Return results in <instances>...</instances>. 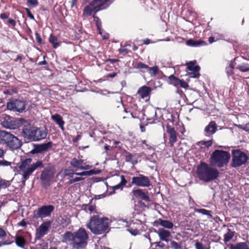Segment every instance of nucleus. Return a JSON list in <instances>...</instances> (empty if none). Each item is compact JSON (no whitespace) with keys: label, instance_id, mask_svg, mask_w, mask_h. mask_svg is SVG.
I'll use <instances>...</instances> for the list:
<instances>
[{"label":"nucleus","instance_id":"1","mask_svg":"<svg viewBox=\"0 0 249 249\" xmlns=\"http://www.w3.org/2000/svg\"><path fill=\"white\" fill-rule=\"evenodd\" d=\"M88 235L84 229L80 228L76 232L67 231L63 235L62 241L69 243L73 249H80L87 244Z\"/></svg>","mask_w":249,"mask_h":249},{"label":"nucleus","instance_id":"2","mask_svg":"<svg viewBox=\"0 0 249 249\" xmlns=\"http://www.w3.org/2000/svg\"><path fill=\"white\" fill-rule=\"evenodd\" d=\"M110 220L107 217L100 215H93L91 216L89 222L87 227L91 231L95 234H101L105 233L108 229Z\"/></svg>","mask_w":249,"mask_h":249},{"label":"nucleus","instance_id":"3","mask_svg":"<svg viewBox=\"0 0 249 249\" xmlns=\"http://www.w3.org/2000/svg\"><path fill=\"white\" fill-rule=\"evenodd\" d=\"M32 159L27 158L22 160L18 167V172L22 176L21 182L23 185L25 181L29 178V176L34 171L39 168H43L44 165L42 161L38 160L31 164Z\"/></svg>","mask_w":249,"mask_h":249},{"label":"nucleus","instance_id":"4","mask_svg":"<svg viewBox=\"0 0 249 249\" xmlns=\"http://www.w3.org/2000/svg\"><path fill=\"white\" fill-rule=\"evenodd\" d=\"M197 175L200 180L209 182L217 178L219 176V172L217 169L204 162H201L197 167Z\"/></svg>","mask_w":249,"mask_h":249},{"label":"nucleus","instance_id":"5","mask_svg":"<svg viewBox=\"0 0 249 249\" xmlns=\"http://www.w3.org/2000/svg\"><path fill=\"white\" fill-rule=\"evenodd\" d=\"M24 138L33 141H38L46 138L47 131L45 129L28 125L22 130Z\"/></svg>","mask_w":249,"mask_h":249},{"label":"nucleus","instance_id":"6","mask_svg":"<svg viewBox=\"0 0 249 249\" xmlns=\"http://www.w3.org/2000/svg\"><path fill=\"white\" fill-rule=\"evenodd\" d=\"M110 3V0H94L85 7L83 10V16L85 17H88L93 13H96L100 10L107 8Z\"/></svg>","mask_w":249,"mask_h":249},{"label":"nucleus","instance_id":"7","mask_svg":"<svg viewBox=\"0 0 249 249\" xmlns=\"http://www.w3.org/2000/svg\"><path fill=\"white\" fill-rule=\"evenodd\" d=\"M230 158V155L228 152L216 150L213 153L210 161L213 165L222 167L228 163Z\"/></svg>","mask_w":249,"mask_h":249},{"label":"nucleus","instance_id":"8","mask_svg":"<svg viewBox=\"0 0 249 249\" xmlns=\"http://www.w3.org/2000/svg\"><path fill=\"white\" fill-rule=\"evenodd\" d=\"M232 153L231 166L233 167H238L246 164L249 157L246 153L240 150H233Z\"/></svg>","mask_w":249,"mask_h":249},{"label":"nucleus","instance_id":"9","mask_svg":"<svg viewBox=\"0 0 249 249\" xmlns=\"http://www.w3.org/2000/svg\"><path fill=\"white\" fill-rule=\"evenodd\" d=\"M0 122L1 125L6 128L15 129L19 126L18 120L5 114L2 116Z\"/></svg>","mask_w":249,"mask_h":249},{"label":"nucleus","instance_id":"10","mask_svg":"<svg viewBox=\"0 0 249 249\" xmlns=\"http://www.w3.org/2000/svg\"><path fill=\"white\" fill-rule=\"evenodd\" d=\"M131 183L137 186L145 187H149L151 185L149 178L141 174L137 177H133Z\"/></svg>","mask_w":249,"mask_h":249},{"label":"nucleus","instance_id":"11","mask_svg":"<svg viewBox=\"0 0 249 249\" xmlns=\"http://www.w3.org/2000/svg\"><path fill=\"white\" fill-rule=\"evenodd\" d=\"M54 208L53 205H47L42 206L37 210L35 213V217L36 218H43L51 215L52 212Z\"/></svg>","mask_w":249,"mask_h":249},{"label":"nucleus","instance_id":"12","mask_svg":"<svg viewBox=\"0 0 249 249\" xmlns=\"http://www.w3.org/2000/svg\"><path fill=\"white\" fill-rule=\"evenodd\" d=\"M7 107L14 111L22 112L25 109V103L24 101L18 100L11 101L7 103Z\"/></svg>","mask_w":249,"mask_h":249},{"label":"nucleus","instance_id":"13","mask_svg":"<svg viewBox=\"0 0 249 249\" xmlns=\"http://www.w3.org/2000/svg\"><path fill=\"white\" fill-rule=\"evenodd\" d=\"M5 144L10 149L15 150L21 147L22 142L20 140L10 133Z\"/></svg>","mask_w":249,"mask_h":249},{"label":"nucleus","instance_id":"14","mask_svg":"<svg viewBox=\"0 0 249 249\" xmlns=\"http://www.w3.org/2000/svg\"><path fill=\"white\" fill-rule=\"evenodd\" d=\"M84 160H78L76 158H73L70 162V164L74 168V171H78L79 170H87L90 169L92 166L84 163Z\"/></svg>","mask_w":249,"mask_h":249},{"label":"nucleus","instance_id":"15","mask_svg":"<svg viewBox=\"0 0 249 249\" xmlns=\"http://www.w3.org/2000/svg\"><path fill=\"white\" fill-rule=\"evenodd\" d=\"M51 225L50 221H47L41 224L36 230V237L37 239H41L47 234Z\"/></svg>","mask_w":249,"mask_h":249},{"label":"nucleus","instance_id":"16","mask_svg":"<svg viewBox=\"0 0 249 249\" xmlns=\"http://www.w3.org/2000/svg\"><path fill=\"white\" fill-rule=\"evenodd\" d=\"M186 68L191 72H188L187 75L191 78H198L200 76L199 71L200 67L196 63H186Z\"/></svg>","mask_w":249,"mask_h":249},{"label":"nucleus","instance_id":"17","mask_svg":"<svg viewBox=\"0 0 249 249\" xmlns=\"http://www.w3.org/2000/svg\"><path fill=\"white\" fill-rule=\"evenodd\" d=\"M115 180L119 181V182L117 185L111 187V189L113 192H114L116 190H122L127 183V181L123 176L116 177ZM113 193H114V192L110 193L109 195H111Z\"/></svg>","mask_w":249,"mask_h":249},{"label":"nucleus","instance_id":"18","mask_svg":"<svg viewBox=\"0 0 249 249\" xmlns=\"http://www.w3.org/2000/svg\"><path fill=\"white\" fill-rule=\"evenodd\" d=\"M160 239L161 241H164L168 242L169 241V238L171 236V232L163 228H160L157 231Z\"/></svg>","mask_w":249,"mask_h":249},{"label":"nucleus","instance_id":"19","mask_svg":"<svg viewBox=\"0 0 249 249\" xmlns=\"http://www.w3.org/2000/svg\"><path fill=\"white\" fill-rule=\"evenodd\" d=\"M154 225L156 227L160 225L162 227L168 229H171L174 226V224L172 222L169 220H163L161 218L156 220L154 223Z\"/></svg>","mask_w":249,"mask_h":249},{"label":"nucleus","instance_id":"20","mask_svg":"<svg viewBox=\"0 0 249 249\" xmlns=\"http://www.w3.org/2000/svg\"><path fill=\"white\" fill-rule=\"evenodd\" d=\"M167 132L170 135V140L169 142L171 146H173L174 143L177 142V133L175 130V129L173 127H171L169 125H167Z\"/></svg>","mask_w":249,"mask_h":249},{"label":"nucleus","instance_id":"21","mask_svg":"<svg viewBox=\"0 0 249 249\" xmlns=\"http://www.w3.org/2000/svg\"><path fill=\"white\" fill-rule=\"evenodd\" d=\"M52 146V142H48L47 143L41 144L37 145L35 149L33 151V153H39L47 150L51 148Z\"/></svg>","mask_w":249,"mask_h":249},{"label":"nucleus","instance_id":"22","mask_svg":"<svg viewBox=\"0 0 249 249\" xmlns=\"http://www.w3.org/2000/svg\"><path fill=\"white\" fill-rule=\"evenodd\" d=\"M52 119L58 125L62 130H64V121L63 120L62 117L58 114H55L51 116Z\"/></svg>","mask_w":249,"mask_h":249},{"label":"nucleus","instance_id":"23","mask_svg":"<svg viewBox=\"0 0 249 249\" xmlns=\"http://www.w3.org/2000/svg\"><path fill=\"white\" fill-rule=\"evenodd\" d=\"M133 193L137 197H139L145 201H149V197L147 195V193H145L142 189L134 190Z\"/></svg>","mask_w":249,"mask_h":249},{"label":"nucleus","instance_id":"24","mask_svg":"<svg viewBox=\"0 0 249 249\" xmlns=\"http://www.w3.org/2000/svg\"><path fill=\"white\" fill-rule=\"evenodd\" d=\"M6 238V240H2V242L0 241V246L1 245H9L11 242L10 241V235L7 236V234L6 231L0 227V238Z\"/></svg>","mask_w":249,"mask_h":249},{"label":"nucleus","instance_id":"25","mask_svg":"<svg viewBox=\"0 0 249 249\" xmlns=\"http://www.w3.org/2000/svg\"><path fill=\"white\" fill-rule=\"evenodd\" d=\"M151 89L147 86H143L140 88L138 91V93L142 98L149 96Z\"/></svg>","mask_w":249,"mask_h":249},{"label":"nucleus","instance_id":"26","mask_svg":"<svg viewBox=\"0 0 249 249\" xmlns=\"http://www.w3.org/2000/svg\"><path fill=\"white\" fill-rule=\"evenodd\" d=\"M53 177V173L50 170H44L40 176L42 180L44 181L51 180Z\"/></svg>","mask_w":249,"mask_h":249},{"label":"nucleus","instance_id":"27","mask_svg":"<svg viewBox=\"0 0 249 249\" xmlns=\"http://www.w3.org/2000/svg\"><path fill=\"white\" fill-rule=\"evenodd\" d=\"M216 130L217 125L213 121L211 122L205 128V131L207 134H214Z\"/></svg>","mask_w":249,"mask_h":249},{"label":"nucleus","instance_id":"28","mask_svg":"<svg viewBox=\"0 0 249 249\" xmlns=\"http://www.w3.org/2000/svg\"><path fill=\"white\" fill-rule=\"evenodd\" d=\"M99 173H100V171H94L93 170H90L88 171H83V172H80V173H74L73 174H75L77 176H90L92 175L98 174Z\"/></svg>","mask_w":249,"mask_h":249},{"label":"nucleus","instance_id":"29","mask_svg":"<svg viewBox=\"0 0 249 249\" xmlns=\"http://www.w3.org/2000/svg\"><path fill=\"white\" fill-rule=\"evenodd\" d=\"M10 133L0 130V143L5 144Z\"/></svg>","mask_w":249,"mask_h":249},{"label":"nucleus","instance_id":"30","mask_svg":"<svg viewBox=\"0 0 249 249\" xmlns=\"http://www.w3.org/2000/svg\"><path fill=\"white\" fill-rule=\"evenodd\" d=\"M231 249H249L246 243L240 242L235 245H231Z\"/></svg>","mask_w":249,"mask_h":249},{"label":"nucleus","instance_id":"31","mask_svg":"<svg viewBox=\"0 0 249 249\" xmlns=\"http://www.w3.org/2000/svg\"><path fill=\"white\" fill-rule=\"evenodd\" d=\"M195 211L203 215H207L208 218H211L212 217V212L211 211L203 209H195Z\"/></svg>","mask_w":249,"mask_h":249},{"label":"nucleus","instance_id":"32","mask_svg":"<svg viewBox=\"0 0 249 249\" xmlns=\"http://www.w3.org/2000/svg\"><path fill=\"white\" fill-rule=\"evenodd\" d=\"M125 160L126 162L132 163L133 164H135L137 163V160L134 159V156L128 153L125 156Z\"/></svg>","mask_w":249,"mask_h":249},{"label":"nucleus","instance_id":"33","mask_svg":"<svg viewBox=\"0 0 249 249\" xmlns=\"http://www.w3.org/2000/svg\"><path fill=\"white\" fill-rule=\"evenodd\" d=\"M169 80H170V83L172 84L174 86L178 87L179 86V83L180 80L177 77L172 75L169 77Z\"/></svg>","mask_w":249,"mask_h":249},{"label":"nucleus","instance_id":"34","mask_svg":"<svg viewBox=\"0 0 249 249\" xmlns=\"http://www.w3.org/2000/svg\"><path fill=\"white\" fill-rule=\"evenodd\" d=\"M204 44L203 41H195L193 39H189L186 41V44L192 47H196L200 45Z\"/></svg>","mask_w":249,"mask_h":249},{"label":"nucleus","instance_id":"35","mask_svg":"<svg viewBox=\"0 0 249 249\" xmlns=\"http://www.w3.org/2000/svg\"><path fill=\"white\" fill-rule=\"evenodd\" d=\"M49 41L53 45L54 48H56L60 45V43L57 42V38L53 35H51L49 37Z\"/></svg>","mask_w":249,"mask_h":249},{"label":"nucleus","instance_id":"36","mask_svg":"<svg viewBox=\"0 0 249 249\" xmlns=\"http://www.w3.org/2000/svg\"><path fill=\"white\" fill-rule=\"evenodd\" d=\"M147 71H148L151 76H153L156 75L158 74L159 70V68L157 66H155L153 67H149Z\"/></svg>","mask_w":249,"mask_h":249},{"label":"nucleus","instance_id":"37","mask_svg":"<svg viewBox=\"0 0 249 249\" xmlns=\"http://www.w3.org/2000/svg\"><path fill=\"white\" fill-rule=\"evenodd\" d=\"M234 236V232L228 229V231L224 235V241L225 242L229 241Z\"/></svg>","mask_w":249,"mask_h":249},{"label":"nucleus","instance_id":"38","mask_svg":"<svg viewBox=\"0 0 249 249\" xmlns=\"http://www.w3.org/2000/svg\"><path fill=\"white\" fill-rule=\"evenodd\" d=\"M237 69L243 72L249 71V64L247 63H242L241 65L237 66Z\"/></svg>","mask_w":249,"mask_h":249},{"label":"nucleus","instance_id":"39","mask_svg":"<svg viewBox=\"0 0 249 249\" xmlns=\"http://www.w3.org/2000/svg\"><path fill=\"white\" fill-rule=\"evenodd\" d=\"M16 242L18 246L22 247L25 244V240L23 237L18 236L16 238Z\"/></svg>","mask_w":249,"mask_h":249},{"label":"nucleus","instance_id":"40","mask_svg":"<svg viewBox=\"0 0 249 249\" xmlns=\"http://www.w3.org/2000/svg\"><path fill=\"white\" fill-rule=\"evenodd\" d=\"M93 18H94V21L96 22V25H97L98 30L99 31V33L100 35H102V33L101 32V27H100L101 26V22L99 21V19L98 17L95 16L94 15H93Z\"/></svg>","mask_w":249,"mask_h":249},{"label":"nucleus","instance_id":"41","mask_svg":"<svg viewBox=\"0 0 249 249\" xmlns=\"http://www.w3.org/2000/svg\"><path fill=\"white\" fill-rule=\"evenodd\" d=\"M195 247L196 249H210V247H206L199 242L195 243Z\"/></svg>","mask_w":249,"mask_h":249},{"label":"nucleus","instance_id":"42","mask_svg":"<svg viewBox=\"0 0 249 249\" xmlns=\"http://www.w3.org/2000/svg\"><path fill=\"white\" fill-rule=\"evenodd\" d=\"M27 2L29 6L32 7H35L38 4L37 0H27Z\"/></svg>","mask_w":249,"mask_h":249},{"label":"nucleus","instance_id":"43","mask_svg":"<svg viewBox=\"0 0 249 249\" xmlns=\"http://www.w3.org/2000/svg\"><path fill=\"white\" fill-rule=\"evenodd\" d=\"M171 246L173 249H182L181 246L174 241L171 242Z\"/></svg>","mask_w":249,"mask_h":249},{"label":"nucleus","instance_id":"44","mask_svg":"<svg viewBox=\"0 0 249 249\" xmlns=\"http://www.w3.org/2000/svg\"><path fill=\"white\" fill-rule=\"evenodd\" d=\"M11 162L8 161H7L4 160H0V166H11Z\"/></svg>","mask_w":249,"mask_h":249},{"label":"nucleus","instance_id":"45","mask_svg":"<svg viewBox=\"0 0 249 249\" xmlns=\"http://www.w3.org/2000/svg\"><path fill=\"white\" fill-rule=\"evenodd\" d=\"M238 127L247 131H249V123L245 125L239 124L237 125Z\"/></svg>","mask_w":249,"mask_h":249},{"label":"nucleus","instance_id":"46","mask_svg":"<svg viewBox=\"0 0 249 249\" xmlns=\"http://www.w3.org/2000/svg\"><path fill=\"white\" fill-rule=\"evenodd\" d=\"M84 179V178H81V177H76L74 178L71 179L70 180V183L72 184L75 182L80 181L83 180Z\"/></svg>","mask_w":249,"mask_h":249},{"label":"nucleus","instance_id":"47","mask_svg":"<svg viewBox=\"0 0 249 249\" xmlns=\"http://www.w3.org/2000/svg\"><path fill=\"white\" fill-rule=\"evenodd\" d=\"M153 244L155 245L156 247L160 248H164L165 247V244L161 241L154 242Z\"/></svg>","mask_w":249,"mask_h":249},{"label":"nucleus","instance_id":"48","mask_svg":"<svg viewBox=\"0 0 249 249\" xmlns=\"http://www.w3.org/2000/svg\"><path fill=\"white\" fill-rule=\"evenodd\" d=\"M201 145H204L206 147H209L212 145V141H202L200 142Z\"/></svg>","mask_w":249,"mask_h":249},{"label":"nucleus","instance_id":"49","mask_svg":"<svg viewBox=\"0 0 249 249\" xmlns=\"http://www.w3.org/2000/svg\"><path fill=\"white\" fill-rule=\"evenodd\" d=\"M234 68L233 63H231L228 68H227V72L228 74H231L232 73V70Z\"/></svg>","mask_w":249,"mask_h":249},{"label":"nucleus","instance_id":"50","mask_svg":"<svg viewBox=\"0 0 249 249\" xmlns=\"http://www.w3.org/2000/svg\"><path fill=\"white\" fill-rule=\"evenodd\" d=\"M179 86L181 88L184 89H187L189 87L188 84L185 81H182L180 80V82L179 83Z\"/></svg>","mask_w":249,"mask_h":249},{"label":"nucleus","instance_id":"51","mask_svg":"<svg viewBox=\"0 0 249 249\" xmlns=\"http://www.w3.org/2000/svg\"><path fill=\"white\" fill-rule=\"evenodd\" d=\"M90 213H96L95 210V206L93 205L89 206L87 208Z\"/></svg>","mask_w":249,"mask_h":249},{"label":"nucleus","instance_id":"52","mask_svg":"<svg viewBox=\"0 0 249 249\" xmlns=\"http://www.w3.org/2000/svg\"><path fill=\"white\" fill-rule=\"evenodd\" d=\"M137 68H144L147 69L148 70L149 67L147 66L146 65L143 64V63H138V65L137 66Z\"/></svg>","mask_w":249,"mask_h":249},{"label":"nucleus","instance_id":"53","mask_svg":"<svg viewBox=\"0 0 249 249\" xmlns=\"http://www.w3.org/2000/svg\"><path fill=\"white\" fill-rule=\"evenodd\" d=\"M26 11L27 13L28 16L30 18H31V19H35L34 16L32 14L30 11L28 9L26 8Z\"/></svg>","mask_w":249,"mask_h":249},{"label":"nucleus","instance_id":"54","mask_svg":"<svg viewBox=\"0 0 249 249\" xmlns=\"http://www.w3.org/2000/svg\"><path fill=\"white\" fill-rule=\"evenodd\" d=\"M101 32H102V34L101 35L102 36L103 39H107L109 37L108 34H107V33L106 32H104L102 30H101Z\"/></svg>","mask_w":249,"mask_h":249},{"label":"nucleus","instance_id":"55","mask_svg":"<svg viewBox=\"0 0 249 249\" xmlns=\"http://www.w3.org/2000/svg\"><path fill=\"white\" fill-rule=\"evenodd\" d=\"M35 36H36V38L37 42L39 43H41L42 39H41V38L40 36H39V35L38 33H36L35 34Z\"/></svg>","mask_w":249,"mask_h":249},{"label":"nucleus","instance_id":"56","mask_svg":"<svg viewBox=\"0 0 249 249\" xmlns=\"http://www.w3.org/2000/svg\"><path fill=\"white\" fill-rule=\"evenodd\" d=\"M128 231L132 235H137L138 232V231L136 230L129 229Z\"/></svg>","mask_w":249,"mask_h":249},{"label":"nucleus","instance_id":"57","mask_svg":"<svg viewBox=\"0 0 249 249\" xmlns=\"http://www.w3.org/2000/svg\"><path fill=\"white\" fill-rule=\"evenodd\" d=\"M0 18L1 19H6V18H8V16L5 13H2V14H0Z\"/></svg>","mask_w":249,"mask_h":249},{"label":"nucleus","instance_id":"58","mask_svg":"<svg viewBox=\"0 0 249 249\" xmlns=\"http://www.w3.org/2000/svg\"><path fill=\"white\" fill-rule=\"evenodd\" d=\"M119 51L121 53H128V51L127 50V49H126L125 48H121L119 50Z\"/></svg>","mask_w":249,"mask_h":249},{"label":"nucleus","instance_id":"59","mask_svg":"<svg viewBox=\"0 0 249 249\" xmlns=\"http://www.w3.org/2000/svg\"><path fill=\"white\" fill-rule=\"evenodd\" d=\"M116 75V73L113 72L112 73H110L107 74L106 77H114Z\"/></svg>","mask_w":249,"mask_h":249},{"label":"nucleus","instance_id":"60","mask_svg":"<svg viewBox=\"0 0 249 249\" xmlns=\"http://www.w3.org/2000/svg\"><path fill=\"white\" fill-rule=\"evenodd\" d=\"M18 224L22 227H24L26 226V223L24 220H22Z\"/></svg>","mask_w":249,"mask_h":249},{"label":"nucleus","instance_id":"61","mask_svg":"<svg viewBox=\"0 0 249 249\" xmlns=\"http://www.w3.org/2000/svg\"><path fill=\"white\" fill-rule=\"evenodd\" d=\"M4 155V151L0 148V158H2Z\"/></svg>","mask_w":249,"mask_h":249},{"label":"nucleus","instance_id":"62","mask_svg":"<svg viewBox=\"0 0 249 249\" xmlns=\"http://www.w3.org/2000/svg\"><path fill=\"white\" fill-rule=\"evenodd\" d=\"M9 22L10 24H11L12 25H15V21L13 19H11V18H9Z\"/></svg>","mask_w":249,"mask_h":249},{"label":"nucleus","instance_id":"63","mask_svg":"<svg viewBox=\"0 0 249 249\" xmlns=\"http://www.w3.org/2000/svg\"><path fill=\"white\" fill-rule=\"evenodd\" d=\"M143 43L147 45L150 43V40L149 39H146L143 40Z\"/></svg>","mask_w":249,"mask_h":249},{"label":"nucleus","instance_id":"64","mask_svg":"<svg viewBox=\"0 0 249 249\" xmlns=\"http://www.w3.org/2000/svg\"><path fill=\"white\" fill-rule=\"evenodd\" d=\"M209 41L210 43H213L214 41V38L213 37H210L209 38Z\"/></svg>","mask_w":249,"mask_h":249}]
</instances>
